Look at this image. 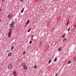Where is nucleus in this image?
<instances>
[{
	"mask_svg": "<svg viewBox=\"0 0 76 76\" xmlns=\"http://www.w3.org/2000/svg\"><path fill=\"white\" fill-rule=\"evenodd\" d=\"M30 21L29 20H28L26 22V26H28V24H29V23Z\"/></svg>",
	"mask_w": 76,
	"mask_h": 76,
	"instance_id": "7ed1b4c3",
	"label": "nucleus"
},
{
	"mask_svg": "<svg viewBox=\"0 0 76 76\" xmlns=\"http://www.w3.org/2000/svg\"><path fill=\"white\" fill-rule=\"evenodd\" d=\"M1 11V9H0V12Z\"/></svg>",
	"mask_w": 76,
	"mask_h": 76,
	"instance_id": "72a5a7b5",
	"label": "nucleus"
},
{
	"mask_svg": "<svg viewBox=\"0 0 76 76\" xmlns=\"http://www.w3.org/2000/svg\"><path fill=\"white\" fill-rule=\"evenodd\" d=\"M67 39L66 38H65L63 40L64 42H66L67 41Z\"/></svg>",
	"mask_w": 76,
	"mask_h": 76,
	"instance_id": "6e6552de",
	"label": "nucleus"
},
{
	"mask_svg": "<svg viewBox=\"0 0 76 76\" xmlns=\"http://www.w3.org/2000/svg\"><path fill=\"white\" fill-rule=\"evenodd\" d=\"M10 17H11V15H9L8 16V18L9 19H10Z\"/></svg>",
	"mask_w": 76,
	"mask_h": 76,
	"instance_id": "9d476101",
	"label": "nucleus"
},
{
	"mask_svg": "<svg viewBox=\"0 0 76 76\" xmlns=\"http://www.w3.org/2000/svg\"><path fill=\"white\" fill-rule=\"evenodd\" d=\"M25 7H24V8H22V10L21 11V13H23V10H24V9H25Z\"/></svg>",
	"mask_w": 76,
	"mask_h": 76,
	"instance_id": "39448f33",
	"label": "nucleus"
},
{
	"mask_svg": "<svg viewBox=\"0 0 76 76\" xmlns=\"http://www.w3.org/2000/svg\"><path fill=\"white\" fill-rule=\"evenodd\" d=\"M25 66V63H23L22 64V67H24V66Z\"/></svg>",
	"mask_w": 76,
	"mask_h": 76,
	"instance_id": "0eeeda50",
	"label": "nucleus"
},
{
	"mask_svg": "<svg viewBox=\"0 0 76 76\" xmlns=\"http://www.w3.org/2000/svg\"><path fill=\"white\" fill-rule=\"evenodd\" d=\"M76 25H75V26L74 27V28H76Z\"/></svg>",
	"mask_w": 76,
	"mask_h": 76,
	"instance_id": "c756f323",
	"label": "nucleus"
},
{
	"mask_svg": "<svg viewBox=\"0 0 76 76\" xmlns=\"http://www.w3.org/2000/svg\"><path fill=\"white\" fill-rule=\"evenodd\" d=\"M10 27H12H12H13V23H11L10 25Z\"/></svg>",
	"mask_w": 76,
	"mask_h": 76,
	"instance_id": "1a4fd4ad",
	"label": "nucleus"
},
{
	"mask_svg": "<svg viewBox=\"0 0 76 76\" xmlns=\"http://www.w3.org/2000/svg\"><path fill=\"white\" fill-rule=\"evenodd\" d=\"M54 55H53L52 57V58H53V57H54Z\"/></svg>",
	"mask_w": 76,
	"mask_h": 76,
	"instance_id": "473e14b6",
	"label": "nucleus"
},
{
	"mask_svg": "<svg viewBox=\"0 0 76 76\" xmlns=\"http://www.w3.org/2000/svg\"><path fill=\"white\" fill-rule=\"evenodd\" d=\"M51 60H50L49 61V63L50 64V63H51Z\"/></svg>",
	"mask_w": 76,
	"mask_h": 76,
	"instance_id": "412c9836",
	"label": "nucleus"
},
{
	"mask_svg": "<svg viewBox=\"0 0 76 76\" xmlns=\"http://www.w3.org/2000/svg\"><path fill=\"white\" fill-rule=\"evenodd\" d=\"M7 52H9V50H7Z\"/></svg>",
	"mask_w": 76,
	"mask_h": 76,
	"instance_id": "f704fd0d",
	"label": "nucleus"
},
{
	"mask_svg": "<svg viewBox=\"0 0 76 76\" xmlns=\"http://www.w3.org/2000/svg\"><path fill=\"white\" fill-rule=\"evenodd\" d=\"M12 66V65L11 64H10L8 66V69H10Z\"/></svg>",
	"mask_w": 76,
	"mask_h": 76,
	"instance_id": "f257e3e1",
	"label": "nucleus"
},
{
	"mask_svg": "<svg viewBox=\"0 0 76 76\" xmlns=\"http://www.w3.org/2000/svg\"><path fill=\"white\" fill-rule=\"evenodd\" d=\"M57 58H56L55 59L54 61L55 62H56V61H57Z\"/></svg>",
	"mask_w": 76,
	"mask_h": 76,
	"instance_id": "f8f14e48",
	"label": "nucleus"
},
{
	"mask_svg": "<svg viewBox=\"0 0 76 76\" xmlns=\"http://www.w3.org/2000/svg\"><path fill=\"white\" fill-rule=\"evenodd\" d=\"M13 75H14V76H16V71H14L13 72Z\"/></svg>",
	"mask_w": 76,
	"mask_h": 76,
	"instance_id": "f03ea898",
	"label": "nucleus"
},
{
	"mask_svg": "<svg viewBox=\"0 0 76 76\" xmlns=\"http://www.w3.org/2000/svg\"><path fill=\"white\" fill-rule=\"evenodd\" d=\"M23 67H24V69H27V66H25Z\"/></svg>",
	"mask_w": 76,
	"mask_h": 76,
	"instance_id": "9b49d317",
	"label": "nucleus"
},
{
	"mask_svg": "<svg viewBox=\"0 0 76 76\" xmlns=\"http://www.w3.org/2000/svg\"><path fill=\"white\" fill-rule=\"evenodd\" d=\"M19 14H20V13H19Z\"/></svg>",
	"mask_w": 76,
	"mask_h": 76,
	"instance_id": "4c0bfd02",
	"label": "nucleus"
},
{
	"mask_svg": "<svg viewBox=\"0 0 76 76\" xmlns=\"http://www.w3.org/2000/svg\"><path fill=\"white\" fill-rule=\"evenodd\" d=\"M53 29H54V27L53 28L52 31H53Z\"/></svg>",
	"mask_w": 76,
	"mask_h": 76,
	"instance_id": "7c9ffc66",
	"label": "nucleus"
},
{
	"mask_svg": "<svg viewBox=\"0 0 76 76\" xmlns=\"http://www.w3.org/2000/svg\"><path fill=\"white\" fill-rule=\"evenodd\" d=\"M13 29H15V27H13Z\"/></svg>",
	"mask_w": 76,
	"mask_h": 76,
	"instance_id": "2f4dec72",
	"label": "nucleus"
},
{
	"mask_svg": "<svg viewBox=\"0 0 76 76\" xmlns=\"http://www.w3.org/2000/svg\"><path fill=\"white\" fill-rule=\"evenodd\" d=\"M2 1H4V0H2Z\"/></svg>",
	"mask_w": 76,
	"mask_h": 76,
	"instance_id": "e433bc0d",
	"label": "nucleus"
},
{
	"mask_svg": "<svg viewBox=\"0 0 76 76\" xmlns=\"http://www.w3.org/2000/svg\"><path fill=\"white\" fill-rule=\"evenodd\" d=\"M9 31H12V29L11 28H9Z\"/></svg>",
	"mask_w": 76,
	"mask_h": 76,
	"instance_id": "dca6fc26",
	"label": "nucleus"
},
{
	"mask_svg": "<svg viewBox=\"0 0 76 76\" xmlns=\"http://www.w3.org/2000/svg\"><path fill=\"white\" fill-rule=\"evenodd\" d=\"M1 22V20H0V22Z\"/></svg>",
	"mask_w": 76,
	"mask_h": 76,
	"instance_id": "c9c22d12",
	"label": "nucleus"
},
{
	"mask_svg": "<svg viewBox=\"0 0 76 76\" xmlns=\"http://www.w3.org/2000/svg\"><path fill=\"white\" fill-rule=\"evenodd\" d=\"M30 44H31L32 43V41H30L29 42Z\"/></svg>",
	"mask_w": 76,
	"mask_h": 76,
	"instance_id": "cd10ccee",
	"label": "nucleus"
},
{
	"mask_svg": "<svg viewBox=\"0 0 76 76\" xmlns=\"http://www.w3.org/2000/svg\"><path fill=\"white\" fill-rule=\"evenodd\" d=\"M33 37H34V35H32L31 36V38H33Z\"/></svg>",
	"mask_w": 76,
	"mask_h": 76,
	"instance_id": "bb28decb",
	"label": "nucleus"
},
{
	"mask_svg": "<svg viewBox=\"0 0 76 76\" xmlns=\"http://www.w3.org/2000/svg\"><path fill=\"white\" fill-rule=\"evenodd\" d=\"M69 24V21H68L66 25H68V24Z\"/></svg>",
	"mask_w": 76,
	"mask_h": 76,
	"instance_id": "a878e982",
	"label": "nucleus"
},
{
	"mask_svg": "<svg viewBox=\"0 0 76 76\" xmlns=\"http://www.w3.org/2000/svg\"><path fill=\"white\" fill-rule=\"evenodd\" d=\"M61 38H64V34H63V35H62Z\"/></svg>",
	"mask_w": 76,
	"mask_h": 76,
	"instance_id": "f3484780",
	"label": "nucleus"
},
{
	"mask_svg": "<svg viewBox=\"0 0 76 76\" xmlns=\"http://www.w3.org/2000/svg\"><path fill=\"white\" fill-rule=\"evenodd\" d=\"M70 28H68V29L67 31H70Z\"/></svg>",
	"mask_w": 76,
	"mask_h": 76,
	"instance_id": "b1692460",
	"label": "nucleus"
},
{
	"mask_svg": "<svg viewBox=\"0 0 76 76\" xmlns=\"http://www.w3.org/2000/svg\"><path fill=\"white\" fill-rule=\"evenodd\" d=\"M61 48H59L58 50V51H60V50H61Z\"/></svg>",
	"mask_w": 76,
	"mask_h": 76,
	"instance_id": "ddd939ff",
	"label": "nucleus"
},
{
	"mask_svg": "<svg viewBox=\"0 0 76 76\" xmlns=\"http://www.w3.org/2000/svg\"><path fill=\"white\" fill-rule=\"evenodd\" d=\"M34 39L32 38H31V41H32Z\"/></svg>",
	"mask_w": 76,
	"mask_h": 76,
	"instance_id": "5701e85b",
	"label": "nucleus"
},
{
	"mask_svg": "<svg viewBox=\"0 0 76 76\" xmlns=\"http://www.w3.org/2000/svg\"><path fill=\"white\" fill-rule=\"evenodd\" d=\"M13 48H14V46H13L11 47V49L12 50H13Z\"/></svg>",
	"mask_w": 76,
	"mask_h": 76,
	"instance_id": "2eb2a0df",
	"label": "nucleus"
},
{
	"mask_svg": "<svg viewBox=\"0 0 76 76\" xmlns=\"http://www.w3.org/2000/svg\"><path fill=\"white\" fill-rule=\"evenodd\" d=\"M25 54H26V52H24L23 53V55H25Z\"/></svg>",
	"mask_w": 76,
	"mask_h": 76,
	"instance_id": "aec40b11",
	"label": "nucleus"
},
{
	"mask_svg": "<svg viewBox=\"0 0 76 76\" xmlns=\"http://www.w3.org/2000/svg\"><path fill=\"white\" fill-rule=\"evenodd\" d=\"M31 29L30 28H29L28 30V32H30V31H31Z\"/></svg>",
	"mask_w": 76,
	"mask_h": 76,
	"instance_id": "4468645a",
	"label": "nucleus"
},
{
	"mask_svg": "<svg viewBox=\"0 0 76 76\" xmlns=\"http://www.w3.org/2000/svg\"><path fill=\"white\" fill-rule=\"evenodd\" d=\"M11 32H12V31H10L9 33L8 37L9 38L10 37V35L11 34Z\"/></svg>",
	"mask_w": 76,
	"mask_h": 76,
	"instance_id": "20e7f679",
	"label": "nucleus"
},
{
	"mask_svg": "<svg viewBox=\"0 0 76 76\" xmlns=\"http://www.w3.org/2000/svg\"><path fill=\"white\" fill-rule=\"evenodd\" d=\"M41 10H42V9Z\"/></svg>",
	"mask_w": 76,
	"mask_h": 76,
	"instance_id": "58836bf2",
	"label": "nucleus"
},
{
	"mask_svg": "<svg viewBox=\"0 0 76 76\" xmlns=\"http://www.w3.org/2000/svg\"><path fill=\"white\" fill-rule=\"evenodd\" d=\"M8 56H9V57H10L11 56H12V53H9L8 54Z\"/></svg>",
	"mask_w": 76,
	"mask_h": 76,
	"instance_id": "423d86ee",
	"label": "nucleus"
},
{
	"mask_svg": "<svg viewBox=\"0 0 76 76\" xmlns=\"http://www.w3.org/2000/svg\"><path fill=\"white\" fill-rule=\"evenodd\" d=\"M37 65H35L34 66V68L35 69L36 68H37Z\"/></svg>",
	"mask_w": 76,
	"mask_h": 76,
	"instance_id": "6ab92c4d",
	"label": "nucleus"
},
{
	"mask_svg": "<svg viewBox=\"0 0 76 76\" xmlns=\"http://www.w3.org/2000/svg\"><path fill=\"white\" fill-rule=\"evenodd\" d=\"M75 61H76V56L75 57Z\"/></svg>",
	"mask_w": 76,
	"mask_h": 76,
	"instance_id": "c85d7f7f",
	"label": "nucleus"
},
{
	"mask_svg": "<svg viewBox=\"0 0 76 76\" xmlns=\"http://www.w3.org/2000/svg\"><path fill=\"white\" fill-rule=\"evenodd\" d=\"M11 23H13V24H14V23H15L14 21H12V22Z\"/></svg>",
	"mask_w": 76,
	"mask_h": 76,
	"instance_id": "4be33fe9",
	"label": "nucleus"
},
{
	"mask_svg": "<svg viewBox=\"0 0 76 76\" xmlns=\"http://www.w3.org/2000/svg\"><path fill=\"white\" fill-rule=\"evenodd\" d=\"M20 1L21 2H22V1H23V0H20Z\"/></svg>",
	"mask_w": 76,
	"mask_h": 76,
	"instance_id": "393cba45",
	"label": "nucleus"
},
{
	"mask_svg": "<svg viewBox=\"0 0 76 76\" xmlns=\"http://www.w3.org/2000/svg\"><path fill=\"white\" fill-rule=\"evenodd\" d=\"M71 62H72V61H69L68 62L69 64H70V63H71Z\"/></svg>",
	"mask_w": 76,
	"mask_h": 76,
	"instance_id": "a211bd4d",
	"label": "nucleus"
}]
</instances>
